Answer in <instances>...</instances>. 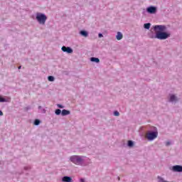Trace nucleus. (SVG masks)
Masks as SVG:
<instances>
[{
  "label": "nucleus",
  "mask_w": 182,
  "mask_h": 182,
  "mask_svg": "<svg viewBox=\"0 0 182 182\" xmlns=\"http://www.w3.org/2000/svg\"><path fill=\"white\" fill-rule=\"evenodd\" d=\"M114 116H120V113H119V112H117V111H115V112H114Z\"/></svg>",
  "instance_id": "nucleus-21"
},
{
  "label": "nucleus",
  "mask_w": 182,
  "mask_h": 182,
  "mask_svg": "<svg viewBox=\"0 0 182 182\" xmlns=\"http://www.w3.org/2000/svg\"><path fill=\"white\" fill-rule=\"evenodd\" d=\"M0 116H4V112H2V111L0 110Z\"/></svg>",
  "instance_id": "nucleus-24"
},
{
  "label": "nucleus",
  "mask_w": 182,
  "mask_h": 182,
  "mask_svg": "<svg viewBox=\"0 0 182 182\" xmlns=\"http://www.w3.org/2000/svg\"><path fill=\"white\" fill-rule=\"evenodd\" d=\"M80 182H85V179L81 178V179H80Z\"/></svg>",
  "instance_id": "nucleus-25"
},
{
  "label": "nucleus",
  "mask_w": 182,
  "mask_h": 182,
  "mask_svg": "<svg viewBox=\"0 0 182 182\" xmlns=\"http://www.w3.org/2000/svg\"><path fill=\"white\" fill-rule=\"evenodd\" d=\"M147 12L149 14H154L156 13V7L151 6L147 9Z\"/></svg>",
  "instance_id": "nucleus-9"
},
{
  "label": "nucleus",
  "mask_w": 182,
  "mask_h": 182,
  "mask_svg": "<svg viewBox=\"0 0 182 182\" xmlns=\"http://www.w3.org/2000/svg\"><path fill=\"white\" fill-rule=\"evenodd\" d=\"M91 62H95V63H99L100 62V60L97 58L92 57L90 58Z\"/></svg>",
  "instance_id": "nucleus-13"
},
{
  "label": "nucleus",
  "mask_w": 182,
  "mask_h": 182,
  "mask_svg": "<svg viewBox=\"0 0 182 182\" xmlns=\"http://www.w3.org/2000/svg\"><path fill=\"white\" fill-rule=\"evenodd\" d=\"M40 123H41V121L39 119H36L34 121L35 126H38V124H40Z\"/></svg>",
  "instance_id": "nucleus-17"
},
{
  "label": "nucleus",
  "mask_w": 182,
  "mask_h": 182,
  "mask_svg": "<svg viewBox=\"0 0 182 182\" xmlns=\"http://www.w3.org/2000/svg\"><path fill=\"white\" fill-rule=\"evenodd\" d=\"M21 66H19V67H18V69H21Z\"/></svg>",
  "instance_id": "nucleus-27"
},
{
  "label": "nucleus",
  "mask_w": 182,
  "mask_h": 182,
  "mask_svg": "<svg viewBox=\"0 0 182 182\" xmlns=\"http://www.w3.org/2000/svg\"><path fill=\"white\" fill-rule=\"evenodd\" d=\"M57 106H58V107H59L60 109H63V105H60V104H58Z\"/></svg>",
  "instance_id": "nucleus-22"
},
{
  "label": "nucleus",
  "mask_w": 182,
  "mask_h": 182,
  "mask_svg": "<svg viewBox=\"0 0 182 182\" xmlns=\"http://www.w3.org/2000/svg\"><path fill=\"white\" fill-rule=\"evenodd\" d=\"M168 36H170V34L167 33L156 31L155 38H156V39H160L161 41H163L164 39H167Z\"/></svg>",
  "instance_id": "nucleus-2"
},
{
  "label": "nucleus",
  "mask_w": 182,
  "mask_h": 182,
  "mask_svg": "<svg viewBox=\"0 0 182 182\" xmlns=\"http://www.w3.org/2000/svg\"><path fill=\"white\" fill-rule=\"evenodd\" d=\"M70 161L77 166H80L82 163L83 159L79 156H73L70 157Z\"/></svg>",
  "instance_id": "nucleus-3"
},
{
  "label": "nucleus",
  "mask_w": 182,
  "mask_h": 182,
  "mask_svg": "<svg viewBox=\"0 0 182 182\" xmlns=\"http://www.w3.org/2000/svg\"><path fill=\"white\" fill-rule=\"evenodd\" d=\"M154 31H156V32H158L157 31H160L161 32H163L164 31H166V26H155L154 27Z\"/></svg>",
  "instance_id": "nucleus-5"
},
{
  "label": "nucleus",
  "mask_w": 182,
  "mask_h": 182,
  "mask_svg": "<svg viewBox=\"0 0 182 182\" xmlns=\"http://www.w3.org/2000/svg\"><path fill=\"white\" fill-rule=\"evenodd\" d=\"M176 100H177V97L174 95H171L170 102H176Z\"/></svg>",
  "instance_id": "nucleus-14"
},
{
  "label": "nucleus",
  "mask_w": 182,
  "mask_h": 182,
  "mask_svg": "<svg viewBox=\"0 0 182 182\" xmlns=\"http://www.w3.org/2000/svg\"><path fill=\"white\" fill-rule=\"evenodd\" d=\"M116 38L117 41H122V39H123V34L118 31L116 36Z\"/></svg>",
  "instance_id": "nucleus-10"
},
{
  "label": "nucleus",
  "mask_w": 182,
  "mask_h": 182,
  "mask_svg": "<svg viewBox=\"0 0 182 182\" xmlns=\"http://www.w3.org/2000/svg\"><path fill=\"white\" fill-rule=\"evenodd\" d=\"M80 33L82 36H84V38H87L89 36V33H87V31H81Z\"/></svg>",
  "instance_id": "nucleus-11"
},
{
  "label": "nucleus",
  "mask_w": 182,
  "mask_h": 182,
  "mask_svg": "<svg viewBox=\"0 0 182 182\" xmlns=\"http://www.w3.org/2000/svg\"><path fill=\"white\" fill-rule=\"evenodd\" d=\"M151 25V24L149 23H145V24L144 25V28L145 29H150Z\"/></svg>",
  "instance_id": "nucleus-15"
},
{
  "label": "nucleus",
  "mask_w": 182,
  "mask_h": 182,
  "mask_svg": "<svg viewBox=\"0 0 182 182\" xmlns=\"http://www.w3.org/2000/svg\"><path fill=\"white\" fill-rule=\"evenodd\" d=\"M166 146H170V142H166Z\"/></svg>",
  "instance_id": "nucleus-26"
},
{
  "label": "nucleus",
  "mask_w": 182,
  "mask_h": 182,
  "mask_svg": "<svg viewBox=\"0 0 182 182\" xmlns=\"http://www.w3.org/2000/svg\"><path fill=\"white\" fill-rule=\"evenodd\" d=\"M61 50L67 53H73V50L70 47L63 46Z\"/></svg>",
  "instance_id": "nucleus-6"
},
{
  "label": "nucleus",
  "mask_w": 182,
  "mask_h": 182,
  "mask_svg": "<svg viewBox=\"0 0 182 182\" xmlns=\"http://www.w3.org/2000/svg\"><path fill=\"white\" fill-rule=\"evenodd\" d=\"M134 143L132 141H128V146L129 147H133Z\"/></svg>",
  "instance_id": "nucleus-19"
},
{
  "label": "nucleus",
  "mask_w": 182,
  "mask_h": 182,
  "mask_svg": "<svg viewBox=\"0 0 182 182\" xmlns=\"http://www.w3.org/2000/svg\"><path fill=\"white\" fill-rule=\"evenodd\" d=\"M98 36H99V38H103V34L102 33H99Z\"/></svg>",
  "instance_id": "nucleus-23"
},
{
  "label": "nucleus",
  "mask_w": 182,
  "mask_h": 182,
  "mask_svg": "<svg viewBox=\"0 0 182 182\" xmlns=\"http://www.w3.org/2000/svg\"><path fill=\"white\" fill-rule=\"evenodd\" d=\"M159 135L158 132H152L146 133V137L148 140H154V139H157V136Z\"/></svg>",
  "instance_id": "nucleus-4"
},
{
  "label": "nucleus",
  "mask_w": 182,
  "mask_h": 182,
  "mask_svg": "<svg viewBox=\"0 0 182 182\" xmlns=\"http://www.w3.org/2000/svg\"><path fill=\"white\" fill-rule=\"evenodd\" d=\"M36 18L38 23H40V25H45L46 22V19H48V17H46V15L42 13H37Z\"/></svg>",
  "instance_id": "nucleus-1"
},
{
  "label": "nucleus",
  "mask_w": 182,
  "mask_h": 182,
  "mask_svg": "<svg viewBox=\"0 0 182 182\" xmlns=\"http://www.w3.org/2000/svg\"><path fill=\"white\" fill-rule=\"evenodd\" d=\"M60 113H62V110H60V109H55V114H57V116H59Z\"/></svg>",
  "instance_id": "nucleus-16"
},
{
  "label": "nucleus",
  "mask_w": 182,
  "mask_h": 182,
  "mask_svg": "<svg viewBox=\"0 0 182 182\" xmlns=\"http://www.w3.org/2000/svg\"><path fill=\"white\" fill-rule=\"evenodd\" d=\"M173 171L181 173L182 172V166L179 165H176L172 167Z\"/></svg>",
  "instance_id": "nucleus-7"
},
{
  "label": "nucleus",
  "mask_w": 182,
  "mask_h": 182,
  "mask_svg": "<svg viewBox=\"0 0 182 182\" xmlns=\"http://www.w3.org/2000/svg\"><path fill=\"white\" fill-rule=\"evenodd\" d=\"M49 82H53L55 80V77L53 76H48Z\"/></svg>",
  "instance_id": "nucleus-18"
},
{
  "label": "nucleus",
  "mask_w": 182,
  "mask_h": 182,
  "mask_svg": "<svg viewBox=\"0 0 182 182\" xmlns=\"http://www.w3.org/2000/svg\"><path fill=\"white\" fill-rule=\"evenodd\" d=\"M4 102H6V100H5V98L1 97L0 96V103H4Z\"/></svg>",
  "instance_id": "nucleus-20"
},
{
  "label": "nucleus",
  "mask_w": 182,
  "mask_h": 182,
  "mask_svg": "<svg viewBox=\"0 0 182 182\" xmlns=\"http://www.w3.org/2000/svg\"><path fill=\"white\" fill-rule=\"evenodd\" d=\"M62 116H68V114H70V111L66 110V109H63L61 112Z\"/></svg>",
  "instance_id": "nucleus-12"
},
{
  "label": "nucleus",
  "mask_w": 182,
  "mask_h": 182,
  "mask_svg": "<svg viewBox=\"0 0 182 182\" xmlns=\"http://www.w3.org/2000/svg\"><path fill=\"white\" fill-rule=\"evenodd\" d=\"M62 181L63 182H73V179H72L69 176H64L62 178Z\"/></svg>",
  "instance_id": "nucleus-8"
}]
</instances>
